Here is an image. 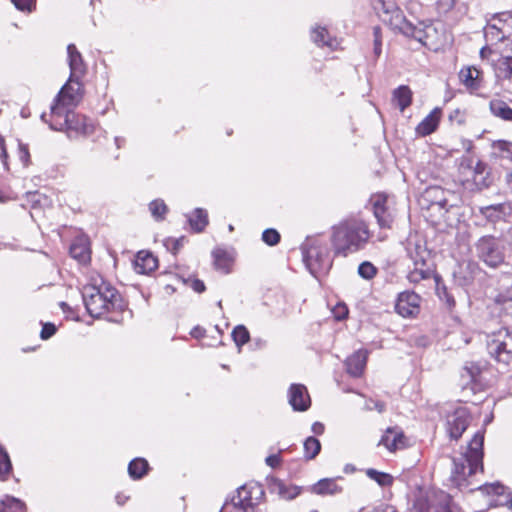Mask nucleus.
Wrapping results in <instances>:
<instances>
[{
	"label": "nucleus",
	"mask_w": 512,
	"mask_h": 512,
	"mask_svg": "<svg viewBox=\"0 0 512 512\" xmlns=\"http://www.w3.org/2000/svg\"><path fill=\"white\" fill-rule=\"evenodd\" d=\"M67 53L71 71V81H74V79H80L86 72V64L83 61L81 53L77 50L74 44L68 45Z\"/></svg>",
	"instance_id": "nucleus-17"
},
{
	"label": "nucleus",
	"mask_w": 512,
	"mask_h": 512,
	"mask_svg": "<svg viewBox=\"0 0 512 512\" xmlns=\"http://www.w3.org/2000/svg\"><path fill=\"white\" fill-rule=\"evenodd\" d=\"M450 502V496L444 492L426 497L421 495L416 499L411 512H455Z\"/></svg>",
	"instance_id": "nucleus-9"
},
{
	"label": "nucleus",
	"mask_w": 512,
	"mask_h": 512,
	"mask_svg": "<svg viewBox=\"0 0 512 512\" xmlns=\"http://www.w3.org/2000/svg\"><path fill=\"white\" fill-rule=\"evenodd\" d=\"M475 246L478 257L489 267L496 268L504 262L503 248L494 236H482Z\"/></svg>",
	"instance_id": "nucleus-8"
},
{
	"label": "nucleus",
	"mask_w": 512,
	"mask_h": 512,
	"mask_svg": "<svg viewBox=\"0 0 512 512\" xmlns=\"http://www.w3.org/2000/svg\"><path fill=\"white\" fill-rule=\"evenodd\" d=\"M420 297L414 292L400 293L395 305L396 312L403 317H411L419 312Z\"/></svg>",
	"instance_id": "nucleus-13"
},
{
	"label": "nucleus",
	"mask_w": 512,
	"mask_h": 512,
	"mask_svg": "<svg viewBox=\"0 0 512 512\" xmlns=\"http://www.w3.org/2000/svg\"><path fill=\"white\" fill-rule=\"evenodd\" d=\"M459 78L461 83L470 91L474 92L481 87L482 72L476 67H466L460 70Z\"/></svg>",
	"instance_id": "nucleus-19"
},
{
	"label": "nucleus",
	"mask_w": 512,
	"mask_h": 512,
	"mask_svg": "<svg viewBox=\"0 0 512 512\" xmlns=\"http://www.w3.org/2000/svg\"><path fill=\"white\" fill-rule=\"evenodd\" d=\"M82 296L89 315L95 318L123 307L118 291L103 280L100 284L85 286Z\"/></svg>",
	"instance_id": "nucleus-4"
},
{
	"label": "nucleus",
	"mask_w": 512,
	"mask_h": 512,
	"mask_svg": "<svg viewBox=\"0 0 512 512\" xmlns=\"http://www.w3.org/2000/svg\"><path fill=\"white\" fill-rule=\"evenodd\" d=\"M487 349L498 362L510 364L512 362V331L501 328L488 335Z\"/></svg>",
	"instance_id": "nucleus-7"
},
{
	"label": "nucleus",
	"mask_w": 512,
	"mask_h": 512,
	"mask_svg": "<svg viewBox=\"0 0 512 512\" xmlns=\"http://www.w3.org/2000/svg\"><path fill=\"white\" fill-rule=\"evenodd\" d=\"M157 259L150 253L139 252L135 260V270L139 274H148L157 268Z\"/></svg>",
	"instance_id": "nucleus-22"
},
{
	"label": "nucleus",
	"mask_w": 512,
	"mask_h": 512,
	"mask_svg": "<svg viewBox=\"0 0 512 512\" xmlns=\"http://www.w3.org/2000/svg\"><path fill=\"white\" fill-rule=\"evenodd\" d=\"M341 309L343 311V314L342 315H340V314L336 315V318L339 319V320L342 319L348 313V311H347L345 306H343Z\"/></svg>",
	"instance_id": "nucleus-60"
},
{
	"label": "nucleus",
	"mask_w": 512,
	"mask_h": 512,
	"mask_svg": "<svg viewBox=\"0 0 512 512\" xmlns=\"http://www.w3.org/2000/svg\"><path fill=\"white\" fill-rule=\"evenodd\" d=\"M181 241H183V238H180L178 240H173V250H174L175 253L180 248V246L182 245Z\"/></svg>",
	"instance_id": "nucleus-59"
},
{
	"label": "nucleus",
	"mask_w": 512,
	"mask_h": 512,
	"mask_svg": "<svg viewBox=\"0 0 512 512\" xmlns=\"http://www.w3.org/2000/svg\"><path fill=\"white\" fill-rule=\"evenodd\" d=\"M392 101L399 107L400 111H404L411 105L412 91L406 86L402 85L393 91Z\"/></svg>",
	"instance_id": "nucleus-27"
},
{
	"label": "nucleus",
	"mask_w": 512,
	"mask_h": 512,
	"mask_svg": "<svg viewBox=\"0 0 512 512\" xmlns=\"http://www.w3.org/2000/svg\"><path fill=\"white\" fill-rule=\"evenodd\" d=\"M495 148L501 150V151H505V152H510V148L512 146L511 143L509 142H506V141H498L497 143L494 144Z\"/></svg>",
	"instance_id": "nucleus-54"
},
{
	"label": "nucleus",
	"mask_w": 512,
	"mask_h": 512,
	"mask_svg": "<svg viewBox=\"0 0 512 512\" xmlns=\"http://www.w3.org/2000/svg\"><path fill=\"white\" fill-rule=\"evenodd\" d=\"M289 404L295 411H306L311 404L307 388L302 384H292L288 392Z\"/></svg>",
	"instance_id": "nucleus-15"
},
{
	"label": "nucleus",
	"mask_w": 512,
	"mask_h": 512,
	"mask_svg": "<svg viewBox=\"0 0 512 512\" xmlns=\"http://www.w3.org/2000/svg\"><path fill=\"white\" fill-rule=\"evenodd\" d=\"M189 223L196 232L203 231L208 224L207 212L201 208H197L193 216L189 218Z\"/></svg>",
	"instance_id": "nucleus-31"
},
{
	"label": "nucleus",
	"mask_w": 512,
	"mask_h": 512,
	"mask_svg": "<svg viewBox=\"0 0 512 512\" xmlns=\"http://www.w3.org/2000/svg\"><path fill=\"white\" fill-rule=\"evenodd\" d=\"M378 445H383L388 451L395 452L407 446V439L400 428L390 427L386 429Z\"/></svg>",
	"instance_id": "nucleus-14"
},
{
	"label": "nucleus",
	"mask_w": 512,
	"mask_h": 512,
	"mask_svg": "<svg viewBox=\"0 0 512 512\" xmlns=\"http://www.w3.org/2000/svg\"><path fill=\"white\" fill-rule=\"evenodd\" d=\"M364 409L367 411L377 410L379 413H382L385 410V404L381 401H376L373 399H369L365 401Z\"/></svg>",
	"instance_id": "nucleus-46"
},
{
	"label": "nucleus",
	"mask_w": 512,
	"mask_h": 512,
	"mask_svg": "<svg viewBox=\"0 0 512 512\" xmlns=\"http://www.w3.org/2000/svg\"><path fill=\"white\" fill-rule=\"evenodd\" d=\"M229 231H233L234 230V227L232 225H229Z\"/></svg>",
	"instance_id": "nucleus-61"
},
{
	"label": "nucleus",
	"mask_w": 512,
	"mask_h": 512,
	"mask_svg": "<svg viewBox=\"0 0 512 512\" xmlns=\"http://www.w3.org/2000/svg\"><path fill=\"white\" fill-rule=\"evenodd\" d=\"M149 210L156 220H162L167 213L168 208L164 201L157 199L149 204Z\"/></svg>",
	"instance_id": "nucleus-37"
},
{
	"label": "nucleus",
	"mask_w": 512,
	"mask_h": 512,
	"mask_svg": "<svg viewBox=\"0 0 512 512\" xmlns=\"http://www.w3.org/2000/svg\"><path fill=\"white\" fill-rule=\"evenodd\" d=\"M485 34L486 36L491 35L497 40H502L504 38V33L501 31V28H499L496 24H489L486 27Z\"/></svg>",
	"instance_id": "nucleus-47"
},
{
	"label": "nucleus",
	"mask_w": 512,
	"mask_h": 512,
	"mask_svg": "<svg viewBox=\"0 0 512 512\" xmlns=\"http://www.w3.org/2000/svg\"><path fill=\"white\" fill-rule=\"evenodd\" d=\"M280 234L277 230L269 228L262 233V240L269 246H274L280 242Z\"/></svg>",
	"instance_id": "nucleus-43"
},
{
	"label": "nucleus",
	"mask_w": 512,
	"mask_h": 512,
	"mask_svg": "<svg viewBox=\"0 0 512 512\" xmlns=\"http://www.w3.org/2000/svg\"><path fill=\"white\" fill-rule=\"evenodd\" d=\"M276 487L278 489V493L282 497L287 498V499H292V498L296 497L299 494V490L296 487L288 489V488H286V486L282 482H278L276 484Z\"/></svg>",
	"instance_id": "nucleus-44"
},
{
	"label": "nucleus",
	"mask_w": 512,
	"mask_h": 512,
	"mask_svg": "<svg viewBox=\"0 0 512 512\" xmlns=\"http://www.w3.org/2000/svg\"><path fill=\"white\" fill-rule=\"evenodd\" d=\"M499 76L512 82V56L504 58L498 67Z\"/></svg>",
	"instance_id": "nucleus-41"
},
{
	"label": "nucleus",
	"mask_w": 512,
	"mask_h": 512,
	"mask_svg": "<svg viewBox=\"0 0 512 512\" xmlns=\"http://www.w3.org/2000/svg\"><path fill=\"white\" fill-rule=\"evenodd\" d=\"M439 3L444 11H449L454 6V0H439Z\"/></svg>",
	"instance_id": "nucleus-55"
},
{
	"label": "nucleus",
	"mask_w": 512,
	"mask_h": 512,
	"mask_svg": "<svg viewBox=\"0 0 512 512\" xmlns=\"http://www.w3.org/2000/svg\"><path fill=\"white\" fill-rule=\"evenodd\" d=\"M0 158L2 159V162L5 166V168L8 169V163H7L8 154H7L5 146L1 147Z\"/></svg>",
	"instance_id": "nucleus-57"
},
{
	"label": "nucleus",
	"mask_w": 512,
	"mask_h": 512,
	"mask_svg": "<svg viewBox=\"0 0 512 512\" xmlns=\"http://www.w3.org/2000/svg\"><path fill=\"white\" fill-rule=\"evenodd\" d=\"M379 33H380V28L379 27H375L374 28V36H375V40H374V53L376 54V56H379L380 53H381V40H380Z\"/></svg>",
	"instance_id": "nucleus-50"
},
{
	"label": "nucleus",
	"mask_w": 512,
	"mask_h": 512,
	"mask_svg": "<svg viewBox=\"0 0 512 512\" xmlns=\"http://www.w3.org/2000/svg\"><path fill=\"white\" fill-rule=\"evenodd\" d=\"M232 337L236 345L239 347L246 344L250 339L249 332L243 325H239L234 328L232 331Z\"/></svg>",
	"instance_id": "nucleus-38"
},
{
	"label": "nucleus",
	"mask_w": 512,
	"mask_h": 512,
	"mask_svg": "<svg viewBox=\"0 0 512 512\" xmlns=\"http://www.w3.org/2000/svg\"><path fill=\"white\" fill-rule=\"evenodd\" d=\"M280 461V456L276 454L268 456L265 460L266 464L272 468L277 467L280 464Z\"/></svg>",
	"instance_id": "nucleus-52"
},
{
	"label": "nucleus",
	"mask_w": 512,
	"mask_h": 512,
	"mask_svg": "<svg viewBox=\"0 0 512 512\" xmlns=\"http://www.w3.org/2000/svg\"><path fill=\"white\" fill-rule=\"evenodd\" d=\"M0 512H24V505L18 499L7 497L0 503Z\"/></svg>",
	"instance_id": "nucleus-36"
},
{
	"label": "nucleus",
	"mask_w": 512,
	"mask_h": 512,
	"mask_svg": "<svg viewBox=\"0 0 512 512\" xmlns=\"http://www.w3.org/2000/svg\"><path fill=\"white\" fill-rule=\"evenodd\" d=\"M218 306H219L220 308H222V302H221V301H219V302H218Z\"/></svg>",
	"instance_id": "nucleus-62"
},
{
	"label": "nucleus",
	"mask_w": 512,
	"mask_h": 512,
	"mask_svg": "<svg viewBox=\"0 0 512 512\" xmlns=\"http://www.w3.org/2000/svg\"><path fill=\"white\" fill-rule=\"evenodd\" d=\"M312 491L318 495H334L341 492L342 488L338 486L336 479L325 478L313 485Z\"/></svg>",
	"instance_id": "nucleus-25"
},
{
	"label": "nucleus",
	"mask_w": 512,
	"mask_h": 512,
	"mask_svg": "<svg viewBox=\"0 0 512 512\" xmlns=\"http://www.w3.org/2000/svg\"><path fill=\"white\" fill-rule=\"evenodd\" d=\"M409 255L413 261V269L408 274V279L412 283H419L424 279L432 277L433 270L427 262L428 253L421 246L416 245L414 251L409 249Z\"/></svg>",
	"instance_id": "nucleus-10"
},
{
	"label": "nucleus",
	"mask_w": 512,
	"mask_h": 512,
	"mask_svg": "<svg viewBox=\"0 0 512 512\" xmlns=\"http://www.w3.org/2000/svg\"><path fill=\"white\" fill-rule=\"evenodd\" d=\"M369 238L367 224L360 219L351 218L333 226L331 244L335 255L347 257L362 250Z\"/></svg>",
	"instance_id": "nucleus-3"
},
{
	"label": "nucleus",
	"mask_w": 512,
	"mask_h": 512,
	"mask_svg": "<svg viewBox=\"0 0 512 512\" xmlns=\"http://www.w3.org/2000/svg\"><path fill=\"white\" fill-rule=\"evenodd\" d=\"M191 288H192L194 291L198 292V293H202V292H204V291H205V288H206V287H205V285H204L203 281H201V280H199V279H193V280L191 281Z\"/></svg>",
	"instance_id": "nucleus-51"
},
{
	"label": "nucleus",
	"mask_w": 512,
	"mask_h": 512,
	"mask_svg": "<svg viewBox=\"0 0 512 512\" xmlns=\"http://www.w3.org/2000/svg\"><path fill=\"white\" fill-rule=\"evenodd\" d=\"M399 7L393 0H376L374 3V9L377 11L381 19L383 20V16H387L388 14L396 11Z\"/></svg>",
	"instance_id": "nucleus-35"
},
{
	"label": "nucleus",
	"mask_w": 512,
	"mask_h": 512,
	"mask_svg": "<svg viewBox=\"0 0 512 512\" xmlns=\"http://www.w3.org/2000/svg\"><path fill=\"white\" fill-rule=\"evenodd\" d=\"M55 332H56V328L53 324H51V323L44 324L43 328L41 330V338L48 339L51 336H53Z\"/></svg>",
	"instance_id": "nucleus-48"
},
{
	"label": "nucleus",
	"mask_w": 512,
	"mask_h": 512,
	"mask_svg": "<svg viewBox=\"0 0 512 512\" xmlns=\"http://www.w3.org/2000/svg\"><path fill=\"white\" fill-rule=\"evenodd\" d=\"M212 256L214 258V268L225 274H228L233 263V258L231 255L222 248H216L213 250Z\"/></svg>",
	"instance_id": "nucleus-24"
},
{
	"label": "nucleus",
	"mask_w": 512,
	"mask_h": 512,
	"mask_svg": "<svg viewBox=\"0 0 512 512\" xmlns=\"http://www.w3.org/2000/svg\"><path fill=\"white\" fill-rule=\"evenodd\" d=\"M491 113L504 121L512 122V108L501 99H492L489 103Z\"/></svg>",
	"instance_id": "nucleus-26"
},
{
	"label": "nucleus",
	"mask_w": 512,
	"mask_h": 512,
	"mask_svg": "<svg viewBox=\"0 0 512 512\" xmlns=\"http://www.w3.org/2000/svg\"><path fill=\"white\" fill-rule=\"evenodd\" d=\"M483 442V433L477 432L469 442L467 451L458 457L452 458L453 466L449 481L452 486L460 490L468 489L469 491H474L480 489L488 494L501 495L504 491V487L501 484L494 483L478 486L472 479L478 469L483 470Z\"/></svg>",
	"instance_id": "nucleus-1"
},
{
	"label": "nucleus",
	"mask_w": 512,
	"mask_h": 512,
	"mask_svg": "<svg viewBox=\"0 0 512 512\" xmlns=\"http://www.w3.org/2000/svg\"><path fill=\"white\" fill-rule=\"evenodd\" d=\"M312 40L318 46H327L329 48H335L337 42L331 39L325 28H317L312 32Z\"/></svg>",
	"instance_id": "nucleus-32"
},
{
	"label": "nucleus",
	"mask_w": 512,
	"mask_h": 512,
	"mask_svg": "<svg viewBox=\"0 0 512 512\" xmlns=\"http://www.w3.org/2000/svg\"><path fill=\"white\" fill-rule=\"evenodd\" d=\"M19 158L24 165H27L29 163L30 154L28 147L21 143L19 144Z\"/></svg>",
	"instance_id": "nucleus-49"
},
{
	"label": "nucleus",
	"mask_w": 512,
	"mask_h": 512,
	"mask_svg": "<svg viewBox=\"0 0 512 512\" xmlns=\"http://www.w3.org/2000/svg\"><path fill=\"white\" fill-rule=\"evenodd\" d=\"M304 259L307 267L313 274L328 271L331 267V261L326 250L321 252L315 247H310L306 249Z\"/></svg>",
	"instance_id": "nucleus-12"
},
{
	"label": "nucleus",
	"mask_w": 512,
	"mask_h": 512,
	"mask_svg": "<svg viewBox=\"0 0 512 512\" xmlns=\"http://www.w3.org/2000/svg\"><path fill=\"white\" fill-rule=\"evenodd\" d=\"M471 415L465 407H459L446 416L445 430L451 440L458 441L471 423Z\"/></svg>",
	"instance_id": "nucleus-11"
},
{
	"label": "nucleus",
	"mask_w": 512,
	"mask_h": 512,
	"mask_svg": "<svg viewBox=\"0 0 512 512\" xmlns=\"http://www.w3.org/2000/svg\"><path fill=\"white\" fill-rule=\"evenodd\" d=\"M458 174L462 185L470 191H482L493 183L488 164L474 156L465 155L460 158Z\"/></svg>",
	"instance_id": "nucleus-5"
},
{
	"label": "nucleus",
	"mask_w": 512,
	"mask_h": 512,
	"mask_svg": "<svg viewBox=\"0 0 512 512\" xmlns=\"http://www.w3.org/2000/svg\"><path fill=\"white\" fill-rule=\"evenodd\" d=\"M245 491L244 487L238 489V496L234 497L230 504L226 503L221 512H247L252 507V501L250 497L242 498L241 494Z\"/></svg>",
	"instance_id": "nucleus-23"
},
{
	"label": "nucleus",
	"mask_w": 512,
	"mask_h": 512,
	"mask_svg": "<svg viewBox=\"0 0 512 512\" xmlns=\"http://www.w3.org/2000/svg\"><path fill=\"white\" fill-rule=\"evenodd\" d=\"M481 215L490 222L496 223L506 219L512 213V206L508 202L480 207Z\"/></svg>",
	"instance_id": "nucleus-16"
},
{
	"label": "nucleus",
	"mask_w": 512,
	"mask_h": 512,
	"mask_svg": "<svg viewBox=\"0 0 512 512\" xmlns=\"http://www.w3.org/2000/svg\"><path fill=\"white\" fill-rule=\"evenodd\" d=\"M11 471L8 454L0 447V480H5Z\"/></svg>",
	"instance_id": "nucleus-40"
},
{
	"label": "nucleus",
	"mask_w": 512,
	"mask_h": 512,
	"mask_svg": "<svg viewBox=\"0 0 512 512\" xmlns=\"http://www.w3.org/2000/svg\"><path fill=\"white\" fill-rule=\"evenodd\" d=\"M371 512H397V510L394 506L383 503L375 507Z\"/></svg>",
	"instance_id": "nucleus-53"
},
{
	"label": "nucleus",
	"mask_w": 512,
	"mask_h": 512,
	"mask_svg": "<svg viewBox=\"0 0 512 512\" xmlns=\"http://www.w3.org/2000/svg\"><path fill=\"white\" fill-rule=\"evenodd\" d=\"M81 85L79 79L68 82L59 91L56 102L51 106L50 127L56 131L63 130H81L79 121H74L76 115L70 110V107L76 106L81 100Z\"/></svg>",
	"instance_id": "nucleus-2"
},
{
	"label": "nucleus",
	"mask_w": 512,
	"mask_h": 512,
	"mask_svg": "<svg viewBox=\"0 0 512 512\" xmlns=\"http://www.w3.org/2000/svg\"><path fill=\"white\" fill-rule=\"evenodd\" d=\"M368 352L366 350H358L349 356L345 362L347 372L353 377L362 375L366 366Z\"/></svg>",
	"instance_id": "nucleus-20"
},
{
	"label": "nucleus",
	"mask_w": 512,
	"mask_h": 512,
	"mask_svg": "<svg viewBox=\"0 0 512 512\" xmlns=\"http://www.w3.org/2000/svg\"><path fill=\"white\" fill-rule=\"evenodd\" d=\"M378 269L369 261L362 262L358 267V274L365 280L373 279Z\"/></svg>",
	"instance_id": "nucleus-39"
},
{
	"label": "nucleus",
	"mask_w": 512,
	"mask_h": 512,
	"mask_svg": "<svg viewBox=\"0 0 512 512\" xmlns=\"http://www.w3.org/2000/svg\"><path fill=\"white\" fill-rule=\"evenodd\" d=\"M441 118V109L434 108L416 127V133L420 136H426L433 133L439 124Z\"/></svg>",
	"instance_id": "nucleus-21"
},
{
	"label": "nucleus",
	"mask_w": 512,
	"mask_h": 512,
	"mask_svg": "<svg viewBox=\"0 0 512 512\" xmlns=\"http://www.w3.org/2000/svg\"><path fill=\"white\" fill-rule=\"evenodd\" d=\"M386 203L387 199L383 196H377L373 202L374 215L382 228H390L394 220Z\"/></svg>",
	"instance_id": "nucleus-18"
},
{
	"label": "nucleus",
	"mask_w": 512,
	"mask_h": 512,
	"mask_svg": "<svg viewBox=\"0 0 512 512\" xmlns=\"http://www.w3.org/2000/svg\"><path fill=\"white\" fill-rule=\"evenodd\" d=\"M70 254L80 262H86L90 259L89 247L83 239H79L71 245Z\"/></svg>",
	"instance_id": "nucleus-29"
},
{
	"label": "nucleus",
	"mask_w": 512,
	"mask_h": 512,
	"mask_svg": "<svg viewBox=\"0 0 512 512\" xmlns=\"http://www.w3.org/2000/svg\"><path fill=\"white\" fill-rule=\"evenodd\" d=\"M18 10L31 12L35 6L34 0H11Z\"/></svg>",
	"instance_id": "nucleus-45"
},
{
	"label": "nucleus",
	"mask_w": 512,
	"mask_h": 512,
	"mask_svg": "<svg viewBox=\"0 0 512 512\" xmlns=\"http://www.w3.org/2000/svg\"><path fill=\"white\" fill-rule=\"evenodd\" d=\"M425 197L431 201L433 206L445 209L448 205V200L445 197V191L438 186L429 187L425 191Z\"/></svg>",
	"instance_id": "nucleus-28"
},
{
	"label": "nucleus",
	"mask_w": 512,
	"mask_h": 512,
	"mask_svg": "<svg viewBox=\"0 0 512 512\" xmlns=\"http://www.w3.org/2000/svg\"><path fill=\"white\" fill-rule=\"evenodd\" d=\"M383 22L389 25L392 30L407 37H412L425 46L429 45L428 37L430 31L433 30L432 26L421 28L413 25L406 19L400 8L387 16H383Z\"/></svg>",
	"instance_id": "nucleus-6"
},
{
	"label": "nucleus",
	"mask_w": 512,
	"mask_h": 512,
	"mask_svg": "<svg viewBox=\"0 0 512 512\" xmlns=\"http://www.w3.org/2000/svg\"><path fill=\"white\" fill-rule=\"evenodd\" d=\"M61 306H62V307L66 306V303H65V302H62V303H61Z\"/></svg>",
	"instance_id": "nucleus-63"
},
{
	"label": "nucleus",
	"mask_w": 512,
	"mask_h": 512,
	"mask_svg": "<svg viewBox=\"0 0 512 512\" xmlns=\"http://www.w3.org/2000/svg\"><path fill=\"white\" fill-rule=\"evenodd\" d=\"M321 450L320 441L315 437H308L304 442L305 457L308 460L314 459Z\"/></svg>",
	"instance_id": "nucleus-34"
},
{
	"label": "nucleus",
	"mask_w": 512,
	"mask_h": 512,
	"mask_svg": "<svg viewBox=\"0 0 512 512\" xmlns=\"http://www.w3.org/2000/svg\"><path fill=\"white\" fill-rule=\"evenodd\" d=\"M312 432L317 435H321L324 432V425L320 422H315L312 425Z\"/></svg>",
	"instance_id": "nucleus-56"
},
{
	"label": "nucleus",
	"mask_w": 512,
	"mask_h": 512,
	"mask_svg": "<svg viewBox=\"0 0 512 512\" xmlns=\"http://www.w3.org/2000/svg\"><path fill=\"white\" fill-rule=\"evenodd\" d=\"M497 301L502 305V309L509 315H512V287L505 293L498 296Z\"/></svg>",
	"instance_id": "nucleus-42"
},
{
	"label": "nucleus",
	"mask_w": 512,
	"mask_h": 512,
	"mask_svg": "<svg viewBox=\"0 0 512 512\" xmlns=\"http://www.w3.org/2000/svg\"><path fill=\"white\" fill-rule=\"evenodd\" d=\"M148 469V462L143 458H136L129 463L128 472L133 479L142 478Z\"/></svg>",
	"instance_id": "nucleus-30"
},
{
	"label": "nucleus",
	"mask_w": 512,
	"mask_h": 512,
	"mask_svg": "<svg viewBox=\"0 0 512 512\" xmlns=\"http://www.w3.org/2000/svg\"><path fill=\"white\" fill-rule=\"evenodd\" d=\"M505 181L512 192V170L506 174Z\"/></svg>",
	"instance_id": "nucleus-58"
},
{
	"label": "nucleus",
	"mask_w": 512,
	"mask_h": 512,
	"mask_svg": "<svg viewBox=\"0 0 512 512\" xmlns=\"http://www.w3.org/2000/svg\"><path fill=\"white\" fill-rule=\"evenodd\" d=\"M366 475L370 479L377 482L382 487L390 486L393 483V477L390 474L385 473V472H380V471H377L372 468L366 470Z\"/></svg>",
	"instance_id": "nucleus-33"
}]
</instances>
